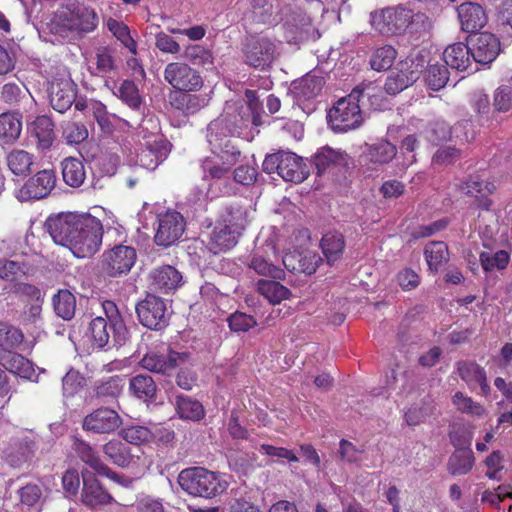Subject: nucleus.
Instances as JSON below:
<instances>
[{"instance_id":"13","label":"nucleus","mask_w":512,"mask_h":512,"mask_svg":"<svg viewBox=\"0 0 512 512\" xmlns=\"http://www.w3.org/2000/svg\"><path fill=\"white\" fill-rule=\"evenodd\" d=\"M164 79L178 91H197L203 85L198 71L183 62H171L164 69Z\"/></svg>"},{"instance_id":"9","label":"nucleus","mask_w":512,"mask_h":512,"mask_svg":"<svg viewBox=\"0 0 512 512\" xmlns=\"http://www.w3.org/2000/svg\"><path fill=\"white\" fill-rule=\"evenodd\" d=\"M327 118L332 130L338 133L357 129L364 120L355 94L340 98L329 110Z\"/></svg>"},{"instance_id":"30","label":"nucleus","mask_w":512,"mask_h":512,"mask_svg":"<svg viewBox=\"0 0 512 512\" xmlns=\"http://www.w3.org/2000/svg\"><path fill=\"white\" fill-rule=\"evenodd\" d=\"M347 157L346 153L340 150H335L329 146H325L318 149L314 154L312 161L317 170V175L321 176L331 167L346 165Z\"/></svg>"},{"instance_id":"52","label":"nucleus","mask_w":512,"mask_h":512,"mask_svg":"<svg viewBox=\"0 0 512 512\" xmlns=\"http://www.w3.org/2000/svg\"><path fill=\"white\" fill-rule=\"evenodd\" d=\"M107 28L132 54H137V43L131 36L128 26L116 19L109 18Z\"/></svg>"},{"instance_id":"17","label":"nucleus","mask_w":512,"mask_h":512,"mask_svg":"<svg viewBox=\"0 0 512 512\" xmlns=\"http://www.w3.org/2000/svg\"><path fill=\"white\" fill-rule=\"evenodd\" d=\"M184 228L185 221L179 212L169 211L159 215L155 243L164 247L172 245L181 237Z\"/></svg>"},{"instance_id":"3","label":"nucleus","mask_w":512,"mask_h":512,"mask_svg":"<svg viewBox=\"0 0 512 512\" xmlns=\"http://www.w3.org/2000/svg\"><path fill=\"white\" fill-rule=\"evenodd\" d=\"M371 23L384 36L409 34L415 40L425 38L433 28L425 13L415 12L402 4L372 12Z\"/></svg>"},{"instance_id":"60","label":"nucleus","mask_w":512,"mask_h":512,"mask_svg":"<svg viewBox=\"0 0 512 512\" xmlns=\"http://www.w3.org/2000/svg\"><path fill=\"white\" fill-rule=\"evenodd\" d=\"M510 260V255L505 250H499L495 253L482 252L480 254V262L485 271L493 269L502 270L506 268Z\"/></svg>"},{"instance_id":"20","label":"nucleus","mask_w":512,"mask_h":512,"mask_svg":"<svg viewBox=\"0 0 512 512\" xmlns=\"http://www.w3.org/2000/svg\"><path fill=\"white\" fill-rule=\"evenodd\" d=\"M81 475L83 488L80 499L82 504L90 508H100L113 501V497L102 487L92 472L82 470Z\"/></svg>"},{"instance_id":"4","label":"nucleus","mask_w":512,"mask_h":512,"mask_svg":"<svg viewBox=\"0 0 512 512\" xmlns=\"http://www.w3.org/2000/svg\"><path fill=\"white\" fill-rule=\"evenodd\" d=\"M104 316L93 318L88 325L87 335L97 348H104L112 338L115 345H123L129 338V331L117 305L110 300L102 302Z\"/></svg>"},{"instance_id":"29","label":"nucleus","mask_w":512,"mask_h":512,"mask_svg":"<svg viewBox=\"0 0 512 512\" xmlns=\"http://www.w3.org/2000/svg\"><path fill=\"white\" fill-rule=\"evenodd\" d=\"M456 450L451 454L447 463V470L453 476L468 474L475 463L473 451L470 448H460L461 443L451 438Z\"/></svg>"},{"instance_id":"23","label":"nucleus","mask_w":512,"mask_h":512,"mask_svg":"<svg viewBox=\"0 0 512 512\" xmlns=\"http://www.w3.org/2000/svg\"><path fill=\"white\" fill-rule=\"evenodd\" d=\"M74 450L81 461H83L97 473L104 475L122 485H125L126 482H128V480L125 479L122 475L112 471L107 465H105L100 459L98 453L89 443L77 439L74 443Z\"/></svg>"},{"instance_id":"41","label":"nucleus","mask_w":512,"mask_h":512,"mask_svg":"<svg viewBox=\"0 0 512 512\" xmlns=\"http://www.w3.org/2000/svg\"><path fill=\"white\" fill-rule=\"evenodd\" d=\"M22 122L16 114L3 113L0 115V142L12 144L20 136Z\"/></svg>"},{"instance_id":"61","label":"nucleus","mask_w":512,"mask_h":512,"mask_svg":"<svg viewBox=\"0 0 512 512\" xmlns=\"http://www.w3.org/2000/svg\"><path fill=\"white\" fill-rule=\"evenodd\" d=\"M63 138L68 144H80L88 138V130L83 123L68 121L62 126Z\"/></svg>"},{"instance_id":"12","label":"nucleus","mask_w":512,"mask_h":512,"mask_svg":"<svg viewBox=\"0 0 512 512\" xmlns=\"http://www.w3.org/2000/svg\"><path fill=\"white\" fill-rule=\"evenodd\" d=\"M211 152L216 155L221 162L211 158H205L201 163L203 179L221 180L227 178L232 166H234L241 156L238 146H228L222 150H217L213 145H209Z\"/></svg>"},{"instance_id":"38","label":"nucleus","mask_w":512,"mask_h":512,"mask_svg":"<svg viewBox=\"0 0 512 512\" xmlns=\"http://www.w3.org/2000/svg\"><path fill=\"white\" fill-rule=\"evenodd\" d=\"M64 182L70 187H80L86 178L84 164L75 157H67L61 162Z\"/></svg>"},{"instance_id":"2","label":"nucleus","mask_w":512,"mask_h":512,"mask_svg":"<svg viewBox=\"0 0 512 512\" xmlns=\"http://www.w3.org/2000/svg\"><path fill=\"white\" fill-rule=\"evenodd\" d=\"M250 110L240 101H227L222 113L207 126L206 138L209 145L222 150L223 147L237 146L235 138L247 136L246 131L262 124L258 116H250Z\"/></svg>"},{"instance_id":"10","label":"nucleus","mask_w":512,"mask_h":512,"mask_svg":"<svg viewBox=\"0 0 512 512\" xmlns=\"http://www.w3.org/2000/svg\"><path fill=\"white\" fill-rule=\"evenodd\" d=\"M139 322L150 330L165 328L171 316L167 301L152 293L139 301L135 307Z\"/></svg>"},{"instance_id":"31","label":"nucleus","mask_w":512,"mask_h":512,"mask_svg":"<svg viewBox=\"0 0 512 512\" xmlns=\"http://www.w3.org/2000/svg\"><path fill=\"white\" fill-rule=\"evenodd\" d=\"M470 54V47L462 42H458L448 46L443 56L447 66L462 72L472 67Z\"/></svg>"},{"instance_id":"39","label":"nucleus","mask_w":512,"mask_h":512,"mask_svg":"<svg viewBox=\"0 0 512 512\" xmlns=\"http://www.w3.org/2000/svg\"><path fill=\"white\" fill-rule=\"evenodd\" d=\"M9 170L16 176H26L31 172L34 155L20 149H13L6 156Z\"/></svg>"},{"instance_id":"57","label":"nucleus","mask_w":512,"mask_h":512,"mask_svg":"<svg viewBox=\"0 0 512 512\" xmlns=\"http://www.w3.org/2000/svg\"><path fill=\"white\" fill-rule=\"evenodd\" d=\"M223 225L231 227L236 233H240L245 229L247 224L246 210L239 205H231L223 216Z\"/></svg>"},{"instance_id":"55","label":"nucleus","mask_w":512,"mask_h":512,"mask_svg":"<svg viewBox=\"0 0 512 512\" xmlns=\"http://www.w3.org/2000/svg\"><path fill=\"white\" fill-rule=\"evenodd\" d=\"M449 80V71L445 65H430L425 74L428 87L434 91L442 89Z\"/></svg>"},{"instance_id":"58","label":"nucleus","mask_w":512,"mask_h":512,"mask_svg":"<svg viewBox=\"0 0 512 512\" xmlns=\"http://www.w3.org/2000/svg\"><path fill=\"white\" fill-rule=\"evenodd\" d=\"M415 75H411L410 78L406 76L398 67L397 71L391 72L384 84L385 91L390 95H396L413 84V78Z\"/></svg>"},{"instance_id":"11","label":"nucleus","mask_w":512,"mask_h":512,"mask_svg":"<svg viewBox=\"0 0 512 512\" xmlns=\"http://www.w3.org/2000/svg\"><path fill=\"white\" fill-rule=\"evenodd\" d=\"M137 259L135 248L126 245H115L103 252L100 260L101 272L110 277L118 278L127 275Z\"/></svg>"},{"instance_id":"14","label":"nucleus","mask_w":512,"mask_h":512,"mask_svg":"<svg viewBox=\"0 0 512 512\" xmlns=\"http://www.w3.org/2000/svg\"><path fill=\"white\" fill-rule=\"evenodd\" d=\"M123 423L119 413L108 407L94 409L82 421V428L93 434H111L118 430Z\"/></svg>"},{"instance_id":"45","label":"nucleus","mask_w":512,"mask_h":512,"mask_svg":"<svg viewBox=\"0 0 512 512\" xmlns=\"http://www.w3.org/2000/svg\"><path fill=\"white\" fill-rule=\"evenodd\" d=\"M121 382L122 380L118 376L97 381L93 388L95 396L103 402L116 399L122 392L123 385Z\"/></svg>"},{"instance_id":"5","label":"nucleus","mask_w":512,"mask_h":512,"mask_svg":"<svg viewBox=\"0 0 512 512\" xmlns=\"http://www.w3.org/2000/svg\"><path fill=\"white\" fill-rule=\"evenodd\" d=\"M181 489L194 497L213 498L227 488L226 481L219 475L203 467H190L183 469L177 478Z\"/></svg>"},{"instance_id":"59","label":"nucleus","mask_w":512,"mask_h":512,"mask_svg":"<svg viewBox=\"0 0 512 512\" xmlns=\"http://www.w3.org/2000/svg\"><path fill=\"white\" fill-rule=\"evenodd\" d=\"M249 267L253 269L257 274L267 276L272 279H283L285 272L281 268L268 262L262 256H254L249 264Z\"/></svg>"},{"instance_id":"63","label":"nucleus","mask_w":512,"mask_h":512,"mask_svg":"<svg viewBox=\"0 0 512 512\" xmlns=\"http://www.w3.org/2000/svg\"><path fill=\"white\" fill-rule=\"evenodd\" d=\"M115 94L133 109H138L141 105V96L138 88L131 80H124Z\"/></svg>"},{"instance_id":"42","label":"nucleus","mask_w":512,"mask_h":512,"mask_svg":"<svg viewBox=\"0 0 512 512\" xmlns=\"http://www.w3.org/2000/svg\"><path fill=\"white\" fill-rule=\"evenodd\" d=\"M33 133L38 140V147L46 150L49 149L54 140V123L50 117L46 115L38 116L33 122Z\"/></svg>"},{"instance_id":"44","label":"nucleus","mask_w":512,"mask_h":512,"mask_svg":"<svg viewBox=\"0 0 512 512\" xmlns=\"http://www.w3.org/2000/svg\"><path fill=\"white\" fill-rule=\"evenodd\" d=\"M427 56L428 52L426 50L411 53L405 60L398 64V68L409 78L411 75H415L413 78V83H415L428 63Z\"/></svg>"},{"instance_id":"54","label":"nucleus","mask_w":512,"mask_h":512,"mask_svg":"<svg viewBox=\"0 0 512 512\" xmlns=\"http://www.w3.org/2000/svg\"><path fill=\"white\" fill-rule=\"evenodd\" d=\"M24 335L22 331L8 323L0 322V348L10 350L22 344Z\"/></svg>"},{"instance_id":"62","label":"nucleus","mask_w":512,"mask_h":512,"mask_svg":"<svg viewBox=\"0 0 512 512\" xmlns=\"http://www.w3.org/2000/svg\"><path fill=\"white\" fill-rule=\"evenodd\" d=\"M27 266L23 262L0 259V279L15 281L26 274Z\"/></svg>"},{"instance_id":"22","label":"nucleus","mask_w":512,"mask_h":512,"mask_svg":"<svg viewBox=\"0 0 512 512\" xmlns=\"http://www.w3.org/2000/svg\"><path fill=\"white\" fill-rule=\"evenodd\" d=\"M168 384L170 385V387L166 389L168 400L174 405L179 418L191 421L201 420L205 415L203 405L190 396L178 393L173 385Z\"/></svg>"},{"instance_id":"43","label":"nucleus","mask_w":512,"mask_h":512,"mask_svg":"<svg viewBox=\"0 0 512 512\" xmlns=\"http://www.w3.org/2000/svg\"><path fill=\"white\" fill-rule=\"evenodd\" d=\"M57 316L63 320H71L76 311V297L67 289H61L52 299Z\"/></svg>"},{"instance_id":"25","label":"nucleus","mask_w":512,"mask_h":512,"mask_svg":"<svg viewBox=\"0 0 512 512\" xmlns=\"http://www.w3.org/2000/svg\"><path fill=\"white\" fill-rule=\"evenodd\" d=\"M456 367L458 375L471 390H474L479 385L482 395L487 396L490 394L491 387L484 368L472 361H459L456 363Z\"/></svg>"},{"instance_id":"36","label":"nucleus","mask_w":512,"mask_h":512,"mask_svg":"<svg viewBox=\"0 0 512 512\" xmlns=\"http://www.w3.org/2000/svg\"><path fill=\"white\" fill-rule=\"evenodd\" d=\"M102 451L108 460L121 468L128 467L133 461L131 449L117 439H112L105 443Z\"/></svg>"},{"instance_id":"37","label":"nucleus","mask_w":512,"mask_h":512,"mask_svg":"<svg viewBox=\"0 0 512 512\" xmlns=\"http://www.w3.org/2000/svg\"><path fill=\"white\" fill-rule=\"evenodd\" d=\"M320 247L329 265L339 261L345 249L344 236L338 232L326 233L320 242Z\"/></svg>"},{"instance_id":"26","label":"nucleus","mask_w":512,"mask_h":512,"mask_svg":"<svg viewBox=\"0 0 512 512\" xmlns=\"http://www.w3.org/2000/svg\"><path fill=\"white\" fill-rule=\"evenodd\" d=\"M321 262V257L312 251H307L305 253L290 252L283 256V264L285 268L293 273L311 275L316 272Z\"/></svg>"},{"instance_id":"15","label":"nucleus","mask_w":512,"mask_h":512,"mask_svg":"<svg viewBox=\"0 0 512 512\" xmlns=\"http://www.w3.org/2000/svg\"><path fill=\"white\" fill-rule=\"evenodd\" d=\"M77 86L69 77L54 78L48 86L51 107L59 112H66L76 100Z\"/></svg>"},{"instance_id":"18","label":"nucleus","mask_w":512,"mask_h":512,"mask_svg":"<svg viewBox=\"0 0 512 512\" xmlns=\"http://www.w3.org/2000/svg\"><path fill=\"white\" fill-rule=\"evenodd\" d=\"M470 51L473 60L481 64H489L500 52V41L492 33H476L469 37Z\"/></svg>"},{"instance_id":"49","label":"nucleus","mask_w":512,"mask_h":512,"mask_svg":"<svg viewBox=\"0 0 512 512\" xmlns=\"http://www.w3.org/2000/svg\"><path fill=\"white\" fill-rule=\"evenodd\" d=\"M283 22V26L291 30L292 33L309 24V17L299 8L286 6L278 14V22Z\"/></svg>"},{"instance_id":"6","label":"nucleus","mask_w":512,"mask_h":512,"mask_svg":"<svg viewBox=\"0 0 512 512\" xmlns=\"http://www.w3.org/2000/svg\"><path fill=\"white\" fill-rule=\"evenodd\" d=\"M243 62L257 70H269L279 57V44L264 35H249L241 44Z\"/></svg>"},{"instance_id":"8","label":"nucleus","mask_w":512,"mask_h":512,"mask_svg":"<svg viewBox=\"0 0 512 512\" xmlns=\"http://www.w3.org/2000/svg\"><path fill=\"white\" fill-rule=\"evenodd\" d=\"M140 149L137 153V162L147 170H155L170 153L171 145L158 132H150L141 127L138 132Z\"/></svg>"},{"instance_id":"32","label":"nucleus","mask_w":512,"mask_h":512,"mask_svg":"<svg viewBox=\"0 0 512 512\" xmlns=\"http://www.w3.org/2000/svg\"><path fill=\"white\" fill-rule=\"evenodd\" d=\"M240 235L231 227L217 226L211 234L208 248L214 254L229 250L237 244Z\"/></svg>"},{"instance_id":"50","label":"nucleus","mask_w":512,"mask_h":512,"mask_svg":"<svg viewBox=\"0 0 512 512\" xmlns=\"http://www.w3.org/2000/svg\"><path fill=\"white\" fill-rule=\"evenodd\" d=\"M397 56L396 49L391 45L377 48L371 55L370 66L373 70L384 71L389 69Z\"/></svg>"},{"instance_id":"47","label":"nucleus","mask_w":512,"mask_h":512,"mask_svg":"<svg viewBox=\"0 0 512 512\" xmlns=\"http://www.w3.org/2000/svg\"><path fill=\"white\" fill-rule=\"evenodd\" d=\"M257 288L259 293L272 304H278L290 295L288 288L274 280H259Z\"/></svg>"},{"instance_id":"51","label":"nucleus","mask_w":512,"mask_h":512,"mask_svg":"<svg viewBox=\"0 0 512 512\" xmlns=\"http://www.w3.org/2000/svg\"><path fill=\"white\" fill-rule=\"evenodd\" d=\"M436 407L433 400L428 396L422 400L421 406L412 407L405 413V420L408 425L414 426L424 422L429 416L434 415Z\"/></svg>"},{"instance_id":"28","label":"nucleus","mask_w":512,"mask_h":512,"mask_svg":"<svg viewBox=\"0 0 512 512\" xmlns=\"http://www.w3.org/2000/svg\"><path fill=\"white\" fill-rule=\"evenodd\" d=\"M397 154L395 145L386 140L366 144L361 155V161L375 166L389 163Z\"/></svg>"},{"instance_id":"34","label":"nucleus","mask_w":512,"mask_h":512,"mask_svg":"<svg viewBox=\"0 0 512 512\" xmlns=\"http://www.w3.org/2000/svg\"><path fill=\"white\" fill-rule=\"evenodd\" d=\"M129 390L136 398L147 402L156 399L158 388L152 376L138 374L130 379Z\"/></svg>"},{"instance_id":"21","label":"nucleus","mask_w":512,"mask_h":512,"mask_svg":"<svg viewBox=\"0 0 512 512\" xmlns=\"http://www.w3.org/2000/svg\"><path fill=\"white\" fill-rule=\"evenodd\" d=\"M56 185V175L52 169H44L32 176L21 188L22 199H42L48 196Z\"/></svg>"},{"instance_id":"24","label":"nucleus","mask_w":512,"mask_h":512,"mask_svg":"<svg viewBox=\"0 0 512 512\" xmlns=\"http://www.w3.org/2000/svg\"><path fill=\"white\" fill-rule=\"evenodd\" d=\"M181 282V273L171 265L154 268L148 275L149 288L154 292H172L181 285Z\"/></svg>"},{"instance_id":"33","label":"nucleus","mask_w":512,"mask_h":512,"mask_svg":"<svg viewBox=\"0 0 512 512\" xmlns=\"http://www.w3.org/2000/svg\"><path fill=\"white\" fill-rule=\"evenodd\" d=\"M324 83V77L321 73L313 71L306 74L294 85V91L299 99L309 100L321 92Z\"/></svg>"},{"instance_id":"56","label":"nucleus","mask_w":512,"mask_h":512,"mask_svg":"<svg viewBox=\"0 0 512 512\" xmlns=\"http://www.w3.org/2000/svg\"><path fill=\"white\" fill-rule=\"evenodd\" d=\"M452 403L456 409L462 413L481 417L485 415L486 409L471 397L464 395L462 392H456L452 397Z\"/></svg>"},{"instance_id":"40","label":"nucleus","mask_w":512,"mask_h":512,"mask_svg":"<svg viewBox=\"0 0 512 512\" xmlns=\"http://www.w3.org/2000/svg\"><path fill=\"white\" fill-rule=\"evenodd\" d=\"M429 270L437 272L439 268L449 261L448 246L443 241H431L426 244L424 249Z\"/></svg>"},{"instance_id":"27","label":"nucleus","mask_w":512,"mask_h":512,"mask_svg":"<svg viewBox=\"0 0 512 512\" xmlns=\"http://www.w3.org/2000/svg\"><path fill=\"white\" fill-rule=\"evenodd\" d=\"M458 18L462 30L465 32H476L487 23V16L481 5L474 2L462 3L458 8Z\"/></svg>"},{"instance_id":"53","label":"nucleus","mask_w":512,"mask_h":512,"mask_svg":"<svg viewBox=\"0 0 512 512\" xmlns=\"http://www.w3.org/2000/svg\"><path fill=\"white\" fill-rule=\"evenodd\" d=\"M120 437L133 445H140L149 442L154 433L146 426L130 425L122 428L119 432Z\"/></svg>"},{"instance_id":"7","label":"nucleus","mask_w":512,"mask_h":512,"mask_svg":"<svg viewBox=\"0 0 512 512\" xmlns=\"http://www.w3.org/2000/svg\"><path fill=\"white\" fill-rule=\"evenodd\" d=\"M263 171L277 174L285 181L300 183L309 174V170L301 157L293 152L279 151L265 157L262 164Z\"/></svg>"},{"instance_id":"19","label":"nucleus","mask_w":512,"mask_h":512,"mask_svg":"<svg viewBox=\"0 0 512 512\" xmlns=\"http://www.w3.org/2000/svg\"><path fill=\"white\" fill-rule=\"evenodd\" d=\"M37 445L34 439L25 436L12 440L3 451V460L12 468H22L35 455Z\"/></svg>"},{"instance_id":"46","label":"nucleus","mask_w":512,"mask_h":512,"mask_svg":"<svg viewBox=\"0 0 512 512\" xmlns=\"http://www.w3.org/2000/svg\"><path fill=\"white\" fill-rule=\"evenodd\" d=\"M3 367L21 378L29 379L34 370L31 362L21 354L9 353L3 358Z\"/></svg>"},{"instance_id":"64","label":"nucleus","mask_w":512,"mask_h":512,"mask_svg":"<svg viewBox=\"0 0 512 512\" xmlns=\"http://www.w3.org/2000/svg\"><path fill=\"white\" fill-rule=\"evenodd\" d=\"M183 55L193 65L210 67L213 64L211 53L200 45L187 46Z\"/></svg>"},{"instance_id":"1","label":"nucleus","mask_w":512,"mask_h":512,"mask_svg":"<svg viewBox=\"0 0 512 512\" xmlns=\"http://www.w3.org/2000/svg\"><path fill=\"white\" fill-rule=\"evenodd\" d=\"M45 227L56 244L68 248L78 258L93 256L103 242L101 221L88 213L62 212L50 216Z\"/></svg>"},{"instance_id":"16","label":"nucleus","mask_w":512,"mask_h":512,"mask_svg":"<svg viewBox=\"0 0 512 512\" xmlns=\"http://www.w3.org/2000/svg\"><path fill=\"white\" fill-rule=\"evenodd\" d=\"M188 353H180L170 350L168 354H161L155 351L147 352L140 360L143 369L152 373L168 375L180 364L188 361Z\"/></svg>"},{"instance_id":"35","label":"nucleus","mask_w":512,"mask_h":512,"mask_svg":"<svg viewBox=\"0 0 512 512\" xmlns=\"http://www.w3.org/2000/svg\"><path fill=\"white\" fill-rule=\"evenodd\" d=\"M20 506L25 512H40L44 503L43 491L40 485L28 483L17 491Z\"/></svg>"},{"instance_id":"48","label":"nucleus","mask_w":512,"mask_h":512,"mask_svg":"<svg viewBox=\"0 0 512 512\" xmlns=\"http://www.w3.org/2000/svg\"><path fill=\"white\" fill-rule=\"evenodd\" d=\"M251 12L253 20L258 23H278V13L275 12L273 3L269 0H251Z\"/></svg>"}]
</instances>
